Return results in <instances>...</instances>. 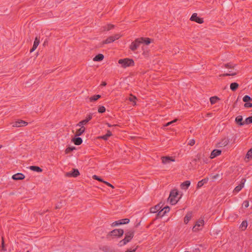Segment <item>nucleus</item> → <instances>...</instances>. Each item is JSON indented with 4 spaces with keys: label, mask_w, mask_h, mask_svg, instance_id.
<instances>
[{
    "label": "nucleus",
    "mask_w": 252,
    "mask_h": 252,
    "mask_svg": "<svg viewBox=\"0 0 252 252\" xmlns=\"http://www.w3.org/2000/svg\"><path fill=\"white\" fill-rule=\"evenodd\" d=\"M28 123L23 120H18L12 124L13 127H21L27 125Z\"/></svg>",
    "instance_id": "10"
},
{
    "label": "nucleus",
    "mask_w": 252,
    "mask_h": 252,
    "mask_svg": "<svg viewBox=\"0 0 252 252\" xmlns=\"http://www.w3.org/2000/svg\"><path fill=\"white\" fill-rule=\"evenodd\" d=\"M246 181V180L245 178H242L240 181V184L235 188L234 191L237 193L240 191L242 189V188H244Z\"/></svg>",
    "instance_id": "7"
},
{
    "label": "nucleus",
    "mask_w": 252,
    "mask_h": 252,
    "mask_svg": "<svg viewBox=\"0 0 252 252\" xmlns=\"http://www.w3.org/2000/svg\"><path fill=\"white\" fill-rule=\"evenodd\" d=\"M111 135V132L110 130H108L106 134L101 136V138L106 140Z\"/></svg>",
    "instance_id": "30"
},
{
    "label": "nucleus",
    "mask_w": 252,
    "mask_h": 252,
    "mask_svg": "<svg viewBox=\"0 0 252 252\" xmlns=\"http://www.w3.org/2000/svg\"><path fill=\"white\" fill-rule=\"evenodd\" d=\"M238 86L239 85L238 83L234 82L230 84V88L232 91H234L238 88Z\"/></svg>",
    "instance_id": "29"
},
{
    "label": "nucleus",
    "mask_w": 252,
    "mask_h": 252,
    "mask_svg": "<svg viewBox=\"0 0 252 252\" xmlns=\"http://www.w3.org/2000/svg\"><path fill=\"white\" fill-rule=\"evenodd\" d=\"M160 209V207L159 204L156 205L155 207H152L150 209V212L152 213H156L158 212L159 210Z\"/></svg>",
    "instance_id": "27"
},
{
    "label": "nucleus",
    "mask_w": 252,
    "mask_h": 252,
    "mask_svg": "<svg viewBox=\"0 0 252 252\" xmlns=\"http://www.w3.org/2000/svg\"><path fill=\"white\" fill-rule=\"evenodd\" d=\"M243 207H244L245 208H248L249 206V201L247 200H245L244 201L243 205Z\"/></svg>",
    "instance_id": "45"
},
{
    "label": "nucleus",
    "mask_w": 252,
    "mask_h": 252,
    "mask_svg": "<svg viewBox=\"0 0 252 252\" xmlns=\"http://www.w3.org/2000/svg\"><path fill=\"white\" fill-rule=\"evenodd\" d=\"M79 175V172L77 169H73L72 171L67 172L66 176L67 177H76Z\"/></svg>",
    "instance_id": "11"
},
{
    "label": "nucleus",
    "mask_w": 252,
    "mask_h": 252,
    "mask_svg": "<svg viewBox=\"0 0 252 252\" xmlns=\"http://www.w3.org/2000/svg\"><path fill=\"white\" fill-rule=\"evenodd\" d=\"M236 74V72H230L229 73H226L223 74V76H231L234 75Z\"/></svg>",
    "instance_id": "46"
},
{
    "label": "nucleus",
    "mask_w": 252,
    "mask_h": 252,
    "mask_svg": "<svg viewBox=\"0 0 252 252\" xmlns=\"http://www.w3.org/2000/svg\"><path fill=\"white\" fill-rule=\"evenodd\" d=\"M100 97H101V96L99 94L94 95V96L90 97L89 99H90V101L91 102L97 100Z\"/></svg>",
    "instance_id": "31"
},
{
    "label": "nucleus",
    "mask_w": 252,
    "mask_h": 252,
    "mask_svg": "<svg viewBox=\"0 0 252 252\" xmlns=\"http://www.w3.org/2000/svg\"><path fill=\"white\" fill-rule=\"evenodd\" d=\"M176 121H177V119H175L172 121L169 122L166 124V126H169L170 125L176 122Z\"/></svg>",
    "instance_id": "49"
},
{
    "label": "nucleus",
    "mask_w": 252,
    "mask_h": 252,
    "mask_svg": "<svg viewBox=\"0 0 252 252\" xmlns=\"http://www.w3.org/2000/svg\"><path fill=\"white\" fill-rule=\"evenodd\" d=\"M190 182L189 181H186L181 184V188L183 189H187L190 186Z\"/></svg>",
    "instance_id": "21"
},
{
    "label": "nucleus",
    "mask_w": 252,
    "mask_h": 252,
    "mask_svg": "<svg viewBox=\"0 0 252 252\" xmlns=\"http://www.w3.org/2000/svg\"><path fill=\"white\" fill-rule=\"evenodd\" d=\"M247 226H248L247 221L246 220H244L242 222L241 224L240 225V228L242 230H245L247 228Z\"/></svg>",
    "instance_id": "28"
},
{
    "label": "nucleus",
    "mask_w": 252,
    "mask_h": 252,
    "mask_svg": "<svg viewBox=\"0 0 252 252\" xmlns=\"http://www.w3.org/2000/svg\"><path fill=\"white\" fill-rule=\"evenodd\" d=\"M101 85L103 86H105L106 85V83L105 82H103L101 83Z\"/></svg>",
    "instance_id": "54"
},
{
    "label": "nucleus",
    "mask_w": 252,
    "mask_h": 252,
    "mask_svg": "<svg viewBox=\"0 0 252 252\" xmlns=\"http://www.w3.org/2000/svg\"><path fill=\"white\" fill-rule=\"evenodd\" d=\"M252 123V116L247 118L245 120V125Z\"/></svg>",
    "instance_id": "37"
},
{
    "label": "nucleus",
    "mask_w": 252,
    "mask_h": 252,
    "mask_svg": "<svg viewBox=\"0 0 252 252\" xmlns=\"http://www.w3.org/2000/svg\"><path fill=\"white\" fill-rule=\"evenodd\" d=\"M105 111V108L104 106H101L98 108V112L99 113H102L104 112Z\"/></svg>",
    "instance_id": "43"
},
{
    "label": "nucleus",
    "mask_w": 252,
    "mask_h": 252,
    "mask_svg": "<svg viewBox=\"0 0 252 252\" xmlns=\"http://www.w3.org/2000/svg\"><path fill=\"white\" fill-rule=\"evenodd\" d=\"M119 221L120 222V224H127L129 222V220L128 219H123L122 220H119Z\"/></svg>",
    "instance_id": "33"
},
{
    "label": "nucleus",
    "mask_w": 252,
    "mask_h": 252,
    "mask_svg": "<svg viewBox=\"0 0 252 252\" xmlns=\"http://www.w3.org/2000/svg\"><path fill=\"white\" fill-rule=\"evenodd\" d=\"M80 126L81 127L76 131L75 135L76 136H80L85 132V128L84 127V126Z\"/></svg>",
    "instance_id": "24"
},
{
    "label": "nucleus",
    "mask_w": 252,
    "mask_h": 252,
    "mask_svg": "<svg viewBox=\"0 0 252 252\" xmlns=\"http://www.w3.org/2000/svg\"><path fill=\"white\" fill-rule=\"evenodd\" d=\"M27 252H29V251H27Z\"/></svg>",
    "instance_id": "57"
},
{
    "label": "nucleus",
    "mask_w": 252,
    "mask_h": 252,
    "mask_svg": "<svg viewBox=\"0 0 252 252\" xmlns=\"http://www.w3.org/2000/svg\"><path fill=\"white\" fill-rule=\"evenodd\" d=\"M39 44V38L36 36L35 38L32 47L30 50V52L32 53L33 51H34L36 49V48L37 47Z\"/></svg>",
    "instance_id": "15"
},
{
    "label": "nucleus",
    "mask_w": 252,
    "mask_h": 252,
    "mask_svg": "<svg viewBox=\"0 0 252 252\" xmlns=\"http://www.w3.org/2000/svg\"><path fill=\"white\" fill-rule=\"evenodd\" d=\"M114 28V25H108L105 27H103L104 31H109L111 29H113Z\"/></svg>",
    "instance_id": "35"
},
{
    "label": "nucleus",
    "mask_w": 252,
    "mask_h": 252,
    "mask_svg": "<svg viewBox=\"0 0 252 252\" xmlns=\"http://www.w3.org/2000/svg\"><path fill=\"white\" fill-rule=\"evenodd\" d=\"M246 157L248 158H252V148L247 153Z\"/></svg>",
    "instance_id": "42"
},
{
    "label": "nucleus",
    "mask_w": 252,
    "mask_h": 252,
    "mask_svg": "<svg viewBox=\"0 0 252 252\" xmlns=\"http://www.w3.org/2000/svg\"><path fill=\"white\" fill-rule=\"evenodd\" d=\"M161 160L163 164H170L171 162L175 161V159L171 157H165L161 158Z\"/></svg>",
    "instance_id": "12"
},
{
    "label": "nucleus",
    "mask_w": 252,
    "mask_h": 252,
    "mask_svg": "<svg viewBox=\"0 0 252 252\" xmlns=\"http://www.w3.org/2000/svg\"><path fill=\"white\" fill-rule=\"evenodd\" d=\"M29 168L31 170L35 171L37 173L41 172L42 171V170L41 168H40L38 166H30L29 167Z\"/></svg>",
    "instance_id": "23"
},
{
    "label": "nucleus",
    "mask_w": 252,
    "mask_h": 252,
    "mask_svg": "<svg viewBox=\"0 0 252 252\" xmlns=\"http://www.w3.org/2000/svg\"><path fill=\"white\" fill-rule=\"evenodd\" d=\"M128 242H126V241H125V239H124L120 241L118 244V245L120 247H122L125 245H126Z\"/></svg>",
    "instance_id": "40"
},
{
    "label": "nucleus",
    "mask_w": 252,
    "mask_h": 252,
    "mask_svg": "<svg viewBox=\"0 0 252 252\" xmlns=\"http://www.w3.org/2000/svg\"><path fill=\"white\" fill-rule=\"evenodd\" d=\"M130 64H126V63H125V64H123V66L124 67L126 68V67H127L128 66H129Z\"/></svg>",
    "instance_id": "52"
},
{
    "label": "nucleus",
    "mask_w": 252,
    "mask_h": 252,
    "mask_svg": "<svg viewBox=\"0 0 252 252\" xmlns=\"http://www.w3.org/2000/svg\"><path fill=\"white\" fill-rule=\"evenodd\" d=\"M123 234H124V231L123 229H114L113 231H111L110 233V234L111 235L118 236V237L122 236L123 235Z\"/></svg>",
    "instance_id": "8"
},
{
    "label": "nucleus",
    "mask_w": 252,
    "mask_h": 252,
    "mask_svg": "<svg viewBox=\"0 0 252 252\" xmlns=\"http://www.w3.org/2000/svg\"><path fill=\"white\" fill-rule=\"evenodd\" d=\"M208 181V178H205V179H203L202 180L199 181L198 182L197 185V188H201V187H202L203 186V185L205 183H206Z\"/></svg>",
    "instance_id": "26"
},
{
    "label": "nucleus",
    "mask_w": 252,
    "mask_h": 252,
    "mask_svg": "<svg viewBox=\"0 0 252 252\" xmlns=\"http://www.w3.org/2000/svg\"><path fill=\"white\" fill-rule=\"evenodd\" d=\"M82 139L80 137H75L73 139V142L76 145H79L82 143Z\"/></svg>",
    "instance_id": "25"
},
{
    "label": "nucleus",
    "mask_w": 252,
    "mask_h": 252,
    "mask_svg": "<svg viewBox=\"0 0 252 252\" xmlns=\"http://www.w3.org/2000/svg\"><path fill=\"white\" fill-rule=\"evenodd\" d=\"M192 213L190 212H188L184 218V222L187 224L192 218Z\"/></svg>",
    "instance_id": "20"
},
{
    "label": "nucleus",
    "mask_w": 252,
    "mask_h": 252,
    "mask_svg": "<svg viewBox=\"0 0 252 252\" xmlns=\"http://www.w3.org/2000/svg\"><path fill=\"white\" fill-rule=\"evenodd\" d=\"M134 61L131 59L125 58L123 59H120L118 63H134Z\"/></svg>",
    "instance_id": "19"
},
{
    "label": "nucleus",
    "mask_w": 252,
    "mask_h": 252,
    "mask_svg": "<svg viewBox=\"0 0 252 252\" xmlns=\"http://www.w3.org/2000/svg\"><path fill=\"white\" fill-rule=\"evenodd\" d=\"M107 125L109 126V127H111V125H110L109 124L107 123Z\"/></svg>",
    "instance_id": "55"
},
{
    "label": "nucleus",
    "mask_w": 252,
    "mask_h": 252,
    "mask_svg": "<svg viewBox=\"0 0 252 252\" xmlns=\"http://www.w3.org/2000/svg\"><path fill=\"white\" fill-rule=\"evenodd\" d=\"M128 242H126V241H125V239H124L120 241L118 244V245L120 247H122L125 245H126Z\"/></svg>",
    "instance_id": "39"
},
{
    "label": "nucleus",
    "mask_w": 252,
    "mask_h": 252,
    "mask_svg": "<svg viewBox=\"0 0 252 252\" xmlns=\"http://www.w3.org/2000/svg\"><path fill=\"white\" fill-rule=\"evenodd\" d=\"M190 20L192 21H194L199 24H202L203 23V19L198 17L196 13H193L191 16Z\"/></svg>",
    "instance_id": "6"
},
{
    "label": "nucleus",
    "mask_w": 252,
    "mask_h": 252,
    "mask_svg": "<svg viewBox=\"0 0 252 252\" xmlns=\"http://www.w3.org/2000/svg\"><path fill=\"white\" fill-rule=\"evenodd\" d=\"M195 144V140L194 139H191L189 142V144L190 146H193Z\"/></svg>",
    "instance_id": "48"
},
{
    "label": "nucleus",
    "mask_w": 252,
    "mask_h": 252,
    "mask_svg": "<svg viewBox=\"0 0 252 252\" xmlns=\"http://www.w3.org/2000/svg\"><path fill=\"white\" fill-rule=\"evenodd\" d=\"M104 183L106 185H107L108 186H109V187H112V188H114V187L113 186V185H112L111 184H110L109 183L107 182H104Z\"/></svg>",
    "instance_id": "50"
},
{
    "label": "nucleus",
    "mask_w": 252,
    "mask_h": 252,
    "mask_svg": "<svg viewBox=\"0 0 252 252\" xmlns=\"http://www.w3.org/2000/svg\"><path fill=\"white\" fill-rule=\"evenodd\" d=\"M136 99V97L135 96L131 95L129 98V100L132 102H133V105L136 104L135 100Z\"/></svg>",
    "instance_id": "36"
},
{
    "label": "nucleus",
    "mask_w": 252,
    "mask_h": 252,
    "mask_svg": "<svg viewBox=\"0 0 252 252\" xmlns=\"http://www.w3.org/2000/svg\"><path fill=\"white\" fill-rule=\"evenodd\" d=\"M169 210H170L169 207L168 206H165L158 212V215L163 216L166 213L168 212L169 211Z\"/></svg>",
    "instance_id": "18"
},
{
    "label": "nucleus",
    "mask_w": 252,
    "mask_h": 252,
    "mask_svg": "<svg viewBox=\"0 0 252 252\" xmlns=\"http://www.w3.org/2000/svg\"><path fill=\"white\" fill-rule=\"evenodd\" d=\"M134 236V231L130 230L125 233V239L126 242H129L132 239Z\"/></svg>",
    "instance_id": "9"
},
{
    "label": "nucleus",
    "mask_w": 252,
    "mask_h": 252,
    "mask_svg": "<svg viewBox=\"0 0 252 252\" xmlns=\"http://www.w3.org/2000/svg\"><path fill=\"white\" fill-rule=\"evenodd\" d=\"M92 117L91 115H89L86 119L81 121L76 125V126H82L86 125L90 120L92 119Z\"/></svg>",
    "instance_id": "14"
},
{
    "label": "nucleus",
    "mask_w": 252,
    "mask_h": 252,
    "mask_svg": "<svg viewBox=\"0 0 252 252\" xmlns=\"http://www.w3.org/2000/svg\"><path fill=\"white\" fill-rule=\"evenodd\" d=\"M225 68H231L232 67V64H228V63H227V64H225Z\"/></svg>",
    "instance_id": "51"
},
{
    "label": "nucleus",
    "mask_w": 252,
    "mask_h": 252,
    "mask_svg": "<svg viewBox=\"0 0 252 252\" xmlns=\"http://www.w3.org/2000/svg\"><path fill=\"white\" fill-rule=\"evenodd\" d=\"M235 138H224L218 144L219 147H225L228 145L229 144H233L235 142Z\"/></svg>",
    "instance_id": "2"
},
{
    "label": "nucleus",
    "mask_w": 252,
    "mask_h": 252,
    "mask_svg": "<svg viewBox=\"0 0 252 252\" xmlns=\"http://www.w3.org/2000/svg\"><path fill=\"white\" fill-rule=\"evenodd\" d=\"M179 193L177 189H174L171 191L169 196L168 198V201L172 204H176L180 198L178 197Z\"/></svg>",
    "instance_id": "1"
},
{
    "label": "nucleus",
    "mask_w": 252,
    "mask_h": 252,
    "mask_svg": "<svg viewBox=\"0 0 252 252\" xmlns=\"http://www.w3.org/2000/svg\"><path fill=\"white\" fill-rule=\"evenodd\" d=\"M243 117L242 116H238L235 119V121L240 126H244L245 125V121L242 122Z\"/></svg>",
    "instance_id": "17"
},
{
    "label": "nucleus",
    "mask_w": 252,
    "mask_h": 252,
    "mask_svg": "<svg viewBox=\"0 0 252 252\" xmlns=\"http://www.w3.org/2000/svg\"><path fill=\"white\" fill-rule=\"evenodd\" d=\"M119 225H121L120 222L119 221V220H117V221H115L113 222L112 223L111 226L112 227H115V226H118Z\"/></svg>",
    "instance_id": "44"
},
{
    "label": "nucleus",
    "mask_w": 252,
    "mask_h": 252,
    "mask_svg": "<svg viewBox=\"0 0 252 252\" xmlns=\"http://www.w3.org/2000/svg\"><path fill=\"white\" fill-rule=\"evenodd\" d=\"M244 106L245 107H252V103L250 102H246V103L244 104Z\"/></svg>",
    "instance_id": "47"
},
{
    "label": "nucleus",
    "mask_w": 252,
    "mask_h": 252,
    "mask_svg": "<svg viewBox=\"0 0 252 252\" xmlns=\"http://www.w3.org/2000/svg\"><path fill=\"white\" fill-rule=\"evenodd\" d=\"M252 100V98L250 96H249L248 95H245L243 98V101H244L245 102H248L249 101H251Z\"/></svg>",
    "instance_id": "34"
},
{
    "label": "nucleus",
    "mask_w": 252,
    "mask_h": 252,
    "mask_svg": "<svg viewBox=\"0 0 252 252\" xmlns=\"http://www.w3.org/2000/svg\"><path fill=\"white\" fill-rule=\"evenodd\" d=\"M12 179L15 180H19L23 179L25 178V176L20 173H16L12 176Z\"/></svg>",
    "instance_id": "16"
},
{
    "label": "nucleus",
    "mask_w": 252,
    "mask_h": 252,
    "mask_svg": "<svg viewBox=\"0 0 252 252\" xmlns=\"http://www.w3.org/2000/svg\"><path fill=\"white\" fill-rule=\"evenodd\" d=\"M136 250V248L132 250H127L126 251V252H134Z\"/></svg>",
    "instance_id": "53"
},
{
    "label": "nucleus",
    "mask_w": 252,
    "mask_h": 252,
    "mask_svg": "<svg viewBox=\"0 0 252 252\" xmlns=\"http://www.w3.org/2000/svg\"><path fill=\"white\" fill-rule=\"evenodd\" d=\"M104 58V56L102 54H98L96 55L93 59L94 62H100Z\"/></svg>",
    "instance_id": "22"
},
{
    "label": "nucleus",
    "mask_w": 252,
    "mask_h": 252,
    "mask_svg": "<svg viewBox=\"0 0 252 252\" xmlns=\"http://www.w3.org/2000/svg\"><path fill=\"white\" fill-rule=\"evenodd\" d=\"M204 224V220L202 219H200L198 220L196 223L195 225L192 228V230L193 231H196L200 229L199 227H202Z\"/></svg>",
    "instance_id": "4"
},
{
    "label": "nucleus",
    "mask_w": 252,
    "mask_h": 252,
    "mask_svg": "<svg viewBox=\"0 0 252 252\" xmlns=\"http://www.w3.org/2000/svg\"><path fill=\"white\" fill-rule=\"evenodd\" d=\"M219 100V98L217 96H213L210 98V102L212 104H215Z\"/></svg>",
    "instance_id": "32"
},
{
    "label": "nucleus",
    "mask_w": 252,
    "mask_h": 252,
    "mask_svg": "<svg viewBox=\"0 0 252 252\" xmlns=\"http://www.w3.org/2000/svg\"><path fill=\"white\" fill-rule=\"evenodd\" d=\"M143 40V37H141L140 38H137L135 39L133 42H132L130 45V49L132 51H135L138 47L139 46L141 43H142V40Z\"/></svg>",
    "instance_id": "3"
},
{
    "label": "nucleus",
    "mask_w": 252,
    "mask_h": 252,
    "mask_svg": "<svg viewBox=\"0 0 252 252\" xmlns=\"http://www.w3.org/2000/svg\"><path fill=\"white\" fill-rule=\"evenodd\" d=\"M221 150H218V149H215L212 152V153L210 155V158L211 159H213V158H216V157L219 156L221 154Z\"/></svg>",
    "instance_id": "13"
},
{
    "label": "nucleus",
    "mask_w": 252,
    "mask_h": 252,
    "mask_svg": "<svg viewBox=\"0 0 252 252\" xmlns=\"http://www.w3.org/2000/svg\"><path fill=\"white\" fill-rule=\"evenodd\" d=\"M93 178L94 180H97L98 181H100L101 182H103L104 183V181L100 177H99L98 176L94 175L93 176Z\"/></svg>",
    "instance_id": "41"
},
{
    "label": "nucleus",
    "mask_w": 252,
    "mask_h": 252,
    "mask_svg": "<svg viewBox=\"0 0 252 252\" xmlns=\"http://www.w3.org/2000/svg\"><path fill=\"white\" fill-rule=\"evenodd\" d=\"M1 147V146L0 145V148Z\"/></svg>",
    "instance_id": "56"
},
{
    "label": "nucleus",
    "mask_w": 252,
    "mask_h": 252,
    "mask_svg": "<svg viewBox=\"0 0 252 252\" xmlns=\"http://www.w3.org/2000/svg\"><path fill=\"white\" fill-rule=\"evenodd\" d=\"M142 43H145L146 45H148L151 43V40L149 38H144L142 40Z\"/></svg>",
    "instance_id": "38"
},
{
    "label": "nucleus",
    "mask_w": 252,
    "mask_h": 252,
    "mask_svg": "<svg viewBox=\"0 0 252 252\" xmlns=\"http://www.w3.org/2000/svg\"><path fill=\"white\" fill-rule=\"evenodd\" d=\"M120 37V35L119 34L109 36L104 41V43L105 44L112 43L116 40L118 39Z\"/></svg>",
    "instance_id": "5"
}]
</instances>
